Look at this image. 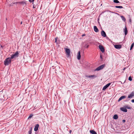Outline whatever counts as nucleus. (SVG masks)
<instances>
[{
    "mask_svg": "<svg viewBox=\"0 0 134 134\" xmlns=\"http://www.w3.org/2000/svg\"><path fill=\"white\" fill-rule=\"evenodd\" d=\"M12 61V59L10 58H7L5 59L4 62V65H8L11 63Z\"/></svg>",
    "mask_w": 134,
    "mask_h": 134,
    "instance_id": "1",
    "label": "nucleus"
},
{
    "mask_svg": "<svg viewBox=\"0 0 134 134\" xmlns=\"http://www.w3.org/2000/svg\"><path fill=\"white\" fill-rule=\"evenodd\" d=\"M19 53L18 51L16 52L15 53L13 54H12L10 57V58L12 59H15L18 57Z\"/></svg>",
    "mask_w": 134,
    "mask_h": 134,
    "instance_id": "2",
    "label": "nucleus"
},
{
    "mask_svg": "<svg viewBox=\"0 0 134 134\" xmlns=\"http://www.w3.org/2000/svg\"><path fill=\"white\" fill-rule=\"evenodd\" d=\"M105 66V64H103L97 67L95 70V71H99L103 69Z\"/></svg>",
    "mask_w": 134,
    "mask_h": 134,
    "instance_id": "3",
    "label": "nucleus"
},
{
    "mask_svg": "<svg viewBox=\"0 0 134 134\" xmlns=\"http://www.w3.org/2000/svg\"><path fill=\"white\" fill-rule=\"evenodd\" d=\"M65 50L66 54L67 55V57H69L70 54V49L68 48H65Z\"/></svg>",
    "mask_w": 134,
    "mask_h": 134,
    "instance_id": "4",
    "label": "nucleus"
},
{
    "mask_svg": "<svg viewBox=\"0 0 134 134\" xmlns=\"http://www.w3.org/2000/svg\"><path fill=\"white\" fill-rule=\"evenodd\" d=\"M99 48L102 53H103L104 52V49L103 46L101 45H99Z\"/></svg>",
    "mask_w": 134,
    "mask_h": 134,
    "instance_id": "5",
    "label": "nucleus"
},
{
    "mask_svg": "<svg viewBox=\"0 0 134 134\" xmlns=\"http://www.w3.org/2000/svg\"><path fill=\"white\" fill-rule=\"evenodd\" d=\"M111 84L110 83H109L105 86H104L103 88V90H105L107 88H108Z\"/></svg>",
    "mask_w": 134,
    "mask_h": 134,
    "instance_id": "6",
    "label": "nucleus"
},
{
    "mask_svg": "<svg viewBox=\"0 0 134 134\" xmlns=\"http://www.w3.org/2000/svg\"><path fill=\"white\" fill-rule=\"evenodd\" d=\"M85 77L87 78H89L90 79H93L94 77H96V76L94 75H90V76H88V75H86L85 76Z\"/></svg>",
    "mask_w": 134,
    "mask_h": 134,
    "instance_id": "7",
    "label": "nucleus"
},
{
    "mask_svg": "<svg viewBox=\"0 0 134 134\" xmlns=\"http://www.w3.org/2000/svg\"><path fill=\"white\" fill-rule=\"evenodd\" d=\"M114 46L116 49H120L121 48V46L120 45L115 44Z\"/></svg>",
    "mask_w": 134,
    "mask_h": 134,
    "instance_id": "8",
    "label": "nucleus"
},
{
    "mask_svg": "<svg viewBox=\"0 0 134 134\" xmlns=\"http://www.w3.org/2000/svg\"><path fill=\"white\" fill-rule=\"evenodd\" d=\"M81 58L80 51H79L77 53V59L78 60H80Z\"/></svg>",
    "mask_w": 134,
    "mask_h": 134,
    "instance_id": "9",
    "label": "nucleus"
},
{
    "mask_svg": "<svg viewBox=\"0 0 134 134\" xmlns=\"http://www.w3.org/2000/svg\"><path fill=\"white\" fill-rule=\"evenodd\" d=\"M120 110L125 112H127V110L125 108L122 107L120 108Z\"/></svg>",
    "mask_w": 134,
    "mask_h": 134,
    "instance_id": "10",
    "label": "nucleus"
},
{
    "mask_svg": "<svg viewBox=\"0 0 134 134\" xmlns=\"http://www.w3.org/2000/svg\"><path fill=\"white\" fill-rule=\"evenodd\" d=\"M39 126V125L38 124H37L36 125L34 128V130L35 131H36L38 130Z\"/></svg>",
    "mask_w": 134,
    "mask_h": 134,
    "instance_id": "11",
    "label": "nucleus"
},
{
    "mask_svg": "<svg viewBox=\"0 0 134 134\" xmlns=\"http://www.w3.org/2000/svg\"><path fill=\"white\" fill-rule=\"evenodd\" d=\"M101 35L104 37H105L106 36L105 32L103 30L101 32Z\"/></svg>",
    "mask_w": 134,
    "mask_h": 134,
    "instance_id": "12",
    "label": "nucleus"
},
{
    "mask_svg": "<svg viewBox=\"0 0 134 134\" xmlns=\"http://www.w3.org/2000/svg\"><path fill=\"white\" fill-rule=\"evenodd\" d=\"M133 96H134V93L132 92L128 96V98H131Z\"/></svg>",
    "mask_w": 134,
    "mask_h": 134,
    "instance_id": "13",
    "label": "nucleus"
},
{
    "mask_svg": "<svg viewBox=\"0 0 134 134\" xmlns=\"http://www.w3.org/2000/svg\"><path fill=\"white\" fill-rule=\"evenodd\" d=\"M94 31L96 32H98L99 31L98 29L96 26H94Z\"/></svg>",
    "mask_w": 134,
    "mask_h": 134,
    "instance_id": "14",
    "label": "nucleus"
},
{
    "mask_svg": "<svg viewBox=\"0 0 134 134\" xmlns=\"http://www.w3.org/2000/svg\"><path fill=\"white\" fill-rule=\"evenodd\" d=\"M126 98V97L125 96H122L120 97L118 101H120L122 99H124Z\"/></svg>",
    "mask_w": 134,
    "mask_h": 134,
    "instance_id": "15",
    "label": "nucleus"
},
{
    "mask_svg": "<svg viewBox=\"0 0 134 134\" xmlns=\"http://www.w3.org/2000/svg\"><path fill=\"white\" fill-rule=\"evenodd\" d=\"M16 4H19L23 5H25L26 4L24 2H16Z\"/></svg>",
    "mask_w": 134,
    "mask_h": 134,
    "instance_id": "16",
    "label": "nucleus"
},
{
    "mask_svg": "<svg viewBox=\"0 0 134 134\" xmlns=\"http://www.w3.org/2000/svg\"><path fill=\"white\" fill-rule=\"evenodd\" d=\"M90 132L92 134H97L96 132L93 130H90Z\"/></svg>",
    "mask_w": 134,
    "mask_h": 134,
    "instance_id": "17",
    "label": "nucleus"
},
{
    "mask_svg": "<svg viewBox=\"0 0 134 134\" xmlns=\"http://www.w3.org/2000/svg\"><path fill=\"white\" fill-rule=\"evenodd\" d=\"M124 32H125V35H126L127 34V32H128L127 30V28L126 27L124 29Z\"/></svg>",
    "mask_w": 134,
    "mask_h": 134,
    "instance_id": "18",
    "label": "nucleus"
},
{
    "mask_svg": "<svg viewBox=\"0 0 134 134\" xmlns=\"http://www.w3.org/2000/svg\"><path fill=\"white\" fill-rule=\"evenodd\" d=\"M113 118L114 119H118V115L116 114L114 115L113 116Z\"/></svg>",
    "mask_w": 134,
    "mask_h": 134,
    "instance_id": "19",
    "label": "nucleus"
},
{
    "mask_svg": "<svg viewBox=\"0 0 134 134\" xmlns=\"http://www.w3.org/2000/svg\"><path fill=\"white\" fill-rule=\"evenodd\" d=\"M121 18L122 20L124 21H125L126 20V19L123 16H121Z\"/></svg>",
    "mask_w": 134,
    "mask_h": 134,
    "instance_id": "20",
    "label": "nucleus"
},
{
    "mask_svg": "<svg viewBox=\"0 0 134 134\" xmlns=\"http://www.w3.org/2000/svg\"><path fill=\"white\" fill-rule=\"evenodd\" d=\"M115 7L117 8H123V7L122 6H116Z\"/></svg>",
    "mask_w": 134,
    "mask_h": 134,
    "instance_id": "21",
    "label": "nucleus"
},
{
    "mask_svg": "<svg viewBox=\"0 0 134 134\" xmlns=\"http://www.w3.org/2000/svg\"><path fill=\"white\" fill-rule=\"evenodd\" d=\"M113 2L114 3H120L119 1L118 0H114L113 1Z\"/></svg>",
    "mask_w": 134,
    "mask_h": 134,
    "instance_id": "22",
    "label": "nucleus"
},
{
    "mask_svg": "<svg viewBox=\"0 0 134 134\" xmlns=\"http://www.w3.org/2000/svg\"><path fill=\"white\" fill-rule=\"evenodd\" d=\"M134 45V43H133L131 44V47L130 48V50H131L132 49V48L133 47Z\"/></svg>",
    "mask_w": 134,
    "mask_h": 134,
    "instance_id": "23",
    "label": "nucleus"
},
{
    "mask_svg": "<svg viewBox=\"0 0 134 134\" xmlns=\"http://www.w3.org/2000/svg\"><path fill=\"white\" fill-rule=\"evenodd\" d=\"M125 108H127V109H131V107L128 106H125Z\"/></svg>",
    "mask_w": 134,
    "mask_h": 134,
    "instance_id": "24",
    "label": "nucleus"
},
{
    "mask_svg": "<svg viewBox=\"0 0 134 134\" xmlns=\"http://www.w3.org/2000/svg\"><path fill=\"white\" fill-rule=\"evenodd\" d=\"M33 116V115L32 114H30L28 117V119H30Z\"/></svg>",
    "mask_w": 134,
    "mask_h": 134,
    "instance_id": "25",
    "label": "nucleus"
},
{
    "mask_svg": "<svg viewBox=\"0 0 134 134\" xmlns=\"http://www.w3.org/2000/svg\"><path fill=\"white\" fill-rule=\"evenodd\" d=\"M29 134H31L32 133V129H31V130H29L28 132Z\"/></svg>",
    "mask_w": 134,
    "mask_h": 134,
    "instance_id": "26",
    "label": "nucleus"
},
{
    "mask_svg": "<svg viewBox=\"0 0 134 134\" xmlns=\"http://www.w3.org/2000/svg\"><path fill=\"white\" fill-rule=\"evenodd\" d=\"M129 80L130 81H131L132 80V79L131 76H130L129 78Z\"/></svg>",
    "mask_w": 134,
    "mask_h": 134,
    "instance_id": "27",
    "label": "nucleus"
},
{
    "mask_svg": "<svg viewBox=\"0 0 134 134\" xmlns=\"http://www.w3.org/2000/svg\"><path fill=\"white\" fill-rule=\"evenodd\" d=\"M58 38H57V37H56L55 39V42L56 43L57 42V39H58Z\"/></svg>",
    "mask_w": 134,
    "mask_h": 134,
    "instance_id": "28",
    "label": "nucleus"
},
{
    "mask_svg": "<svg viewBox=\"0 0 134 134\" xmlns=\"http://www.w3.org/2000/svg\"><path fill=\"white\" fill-rule=\"evenodd\" d=\"M131 102L133 103H134V99L131 100Z\"/></svg>",
    "mask_w": 134,
    "mask_h": 134,
    "instance_id": "29",
    "label": "nucleus"
},
{
    "mask_svg": "<svg viewBox=\"0 0 134 134\" xmlns=\"http://www.w3.org/2000/svg\"><path fill=\"white\" fill-rule=\"evenodd\" d=\"M122 121H123V122H124L125 121V120H122Z\"/></svg>",
    "mask_w": 134,
    "mask_h": 134,
    "instance_id": "30",
    "label": "nucleus"
},
{
    "mask_svg": "<svg viewBox=\"0 0 134 134\" xmlns=\"http://www.w3.org/2000/svg\"><path fill=\"white\" fill-rule=\"evenodd\" d=\"M85 34H83L82 35V36L83 37V36H85Z\"/></svg>",
    "mask_w": 134,
    "mask_h": 134,
    "instance_id": "31",
    "label": "nucleus"
},
{
    "mask_svg": "<svg viewBox=\"0 0 134 134\" xmlns=\"http://www.w3.org/2000/svg\"><path fill=\"white\" fill-rule=\"evenodd\" d=\"M69 132L70 133H71V130H70Z\"/></svg>",
    "mask_w": 134,
    "mask_h": 134,
    "instance_id": "32",
    "label": "nucleus"
},
{
    "mask_svg": "<svg viewBox=\"0 0 134 134\" xmlns=\"http://www.w3.org/2000/svg\"><path fill=\"white\" fill-rule=\"evenodd\" d=\"M89 45H87V46H86V47L87 48H88V47H89Z\"/></svg>",
    "mask_w": 134,
    "mask_h": 134,
    "instance_id": "33",
    "label": "nucleus"
},
{
    "mask_svg": "<svg viewBox=\"0 0 134 134\" xmlns=\"http://www.w3.org/2000/svg\"><path fill=\"white\" fill-rule=\"evenodd\" d=\"M126 69V68H124V69H123V70H125V69Z\"/></svg>",
    "mask_w": 134,
    "mask_h": 134,
    "instance_id": "34",
    "label": "nucleus"
},
{
    "mask_svg": "<svg viewBox=\"0 0 134 134\" xmlns=\"http://www.w3.org/2000/svg\"><path fill=\"white\" fill-rule=\"evenodd\" d=\"M29 0V1H30V2H32L31 0Z\"/></svg>",
    "mask_w": 134,
    "mask_h": 134,
    "instance_id": "35",
    "label": "nucleus"
},
{
    "mask_svg": "<svg viewBox=\"0 0 134 134\" xmlns=\"http://www.w3.org/2000/svg\"><path fill=\"white\" fill-rule=\"evenodd\" d=\"M100 58H102V55H100Z\"/></svg>",
    "mask_w": 134,
    "mask_h": 134,
    "instance_id": "36",
    "label": "nucleus"
},
{
    "mask_svg": "<svg viewBox=\"0 0 134 134\" xmlns=\"http://www.w3.org/2000/svg\"><path fill=\"white\" fill-rule=\"evenodd\" d=\"M34 8H35V7H34V6L33 5V7Z\"/></svg>",
    "mask_w": 134,
    "mask_h": 134,
    "instance_id": "37",
    "label": "nucleus"
},
{
    "mask_svg": "<svg viewBox=\"0 0 134 134\" xmlns=\"http://www.w3.org/2000/svg\"><path fill=\"white\" fill-rule=\"evenodd\" d=\"M22 22H21V24H22Z\"/></svg>",
    "mask_w": 134,
    "mask_h": 134,
    "instance_id": "38",
    "label": "nucleus"
},
{
    "mask_svg": "<svg viewBox=\"0 0 134 134\" xmlns=\"http://www.w3.org/2000/svg\"><path fill=\"white\" fill-rule=\"evenodd\" d=\"M1 46V47H3L2 46Z\"/></svg>",
    "mask_w": 134,
    "mask_h": 134,
    "instance_id": "39",
    "label": "nucleus"
},
{
    "mask_svg": "<svg viewBox=\"0 0 134 134\" xmlns=\"http://www.w3.org/2000/svg\"><path fill=\"white\" fill-rule=\"evenodd\" d=\"M34 1V0H32V2H33Z\"/></svg>",
    "mask_w": 134,
    "mask_h": 134,
    "instance_id": "40",
    "label": "nucleus"
}]
</instances>
